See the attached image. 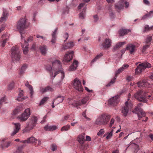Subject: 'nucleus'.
<instances>
[{
	"label": "nucleus",
	"mask_w": 153,
	"mask_h": 153,
	"mask_svg": "<svg viewBox=\"0 0 153 153\" xmlns=\"http://www.w3.org/2000/svg\"><path fill=\"white\" fill-rule=\"evenodd\" d=\"M52 67L50 65H48L46 67V70L50 73L51 77L54 78L56 76L61 72L62 76L61 78L63 79L64 78V72L62 71V66L60 64V62L56 60L52 63Z\"/></svg>",
	"instance_id": "nucleus-1"
},
{
	"label": "nucleus",
	"mask_w": 153,
	"mask_h": 153,
	"mask_svg": "<svg viewBox=\"0 0 153 153\" xmlns=\"http://www.w3.org/2000/svg\"><path fill=\"white\" fill-rule=\"evenodd\" d=\"M111 118L110 115L105 113L97 116L96 119V124L100 125H105L108 122Z\"/></svg>",
	"instance_id": "nucleus-2"
},
{
	"label": "nucleus",
	"mask_w": 153,
	"mask_h": 153,
	"mask_svg": "<svg viewBox=\"0 0 153 153\" xmlns=\"http://www.w3.org/2000/svg\"><path fill=\"white\" fill-rule=\"evenodd\" d=\"M38 118L35 116H31L27 123V126L25 131H28L33 129L37 124Z\"/></svg>",
	"instance_id": "nucleus-3"
},
{
	"label": "nucleus",
	"mask_w": 153,
	"mask_h": 153,
	"mask_svg": "<svg viewBox=\"0 0 153 153\" xmlns=\"http://www.w3.org/2000/svg\"><path fill=\"white\" fill-rule=\"evenodd\" d=\"M29 25V24L25 18L21 19L18 22L17 27V29L20 30L22 38L24 37L23 34L22 33V30L26 28Z\"/></svg>",
	"instance_id": "nucleus-4"
},
{
	"label": "nucleus",
	"mask_w": 153,
	"mask_h": 153,
	"mask_svg": "<svg viewBox=\"0 0 153 153\" xmlns=\"http://www.w3.org/2000/svg\"><path fill=\"white\" fill-rule=\"evenodd\" d=\"M11 56L13 61H19L20 59V50L18 46H16L12 47Z\"/></svg>",
	"instance_id": "nucleus-5"
},
{
	"label": "nucleus",
	"mask_w": 153,
	"mask_h": 153,
	"mask_svg": "<svg viewBox=\"0 0 153 153\" xmlns=\"http://www.w3.org/2000/svg\"><path fill=\"white\" fill-rule=\"evenodd\" d=\"M151 67V65L147 62L140 64L135 69V73L137 74H140L146 68H149Z\"/></svg>",
	"instance_id": "nucleus-6"
},
{
	"label": "nucleus",
	"mask_w": 153,
	"mask_h": 153,
	"mask_svg": "<svg viewBox=\"0 0 153 153\" xmlns=\"http://www.w3.org/2000/svg\"><path fill=\"white\" fill-rule=\"evenodd\" d=\"M134 97L138 101L142 102L144 103H147V100L146 99V96L144 94L143 92L141 90L138 91L137 93L134 94Z\"/></svg>",
	"instance_id": "nucleus-7"
},
{
	"label": "nucleus",
	"mask_w": 153,
	"mask_h": 153,
	"mask_svg": "<svg viewBox=\"0 0 153 153\" xmlns=\"http://www.w3.org/2000/svg\"><path fill=\"white\" fill-rule=\"evenodd\" d=\"M139 45V44L137 42L134 43H130L127 45L126 48V50L128 51L131 54L134 53L137 50V48Z\"/></svg>",
	"instance_id": "nucleus-8"
},
{
	"label": "nucleus",
	"mask_w": 153,
	"mask_h": 153,
	"mask_svg": "<svg viewBox=\"0 0 153 153\" xmlns=\"http://www.w3.org/2000/svg\"><path fill=\"white\" fill-rule=\"evenodd\" d=\"M30 115L29 108L26 109L23 113L18 116V118L21 122L26 121Z\"/></svg>",
	"instance_id": "nucleus-9"
},
{
	"label": "nucleus",
	"mask_w": 153,
	"mask_h": 153,
	"mask_svg": "<svg viewBox=\"0 0 153 153\" xmlns=\"http://www.w3.org/2000/svg\"><path fill=\"white\" fill-rule=\"evenodd\" d=\"M132 108V104L131 102L126 101L125 102V106L123 107L122 110V112L123 115L126 116L129 110H131Z\"/></svg>",
	"instance_id": "nucleus-10"
},
{
	"label": "nucleus",
	"mask_w": 153,
	"mask_h": 153,
	"mask_svg": "<svg viewBox=\"0 0 153 153\" xmlns=\"http://www.w3.org/2000/svg\"><path fill=\"white\" fill-rule=\"evenodd\" d=\"M74 86L76 90L80 92L83 91V88L81 85V81L79 79L76 78L74 79L73 82Z\"/></svg>",
	"instance_id": "nucleus-11"
},
{
	"label": "nucleus",
	"mask_w": 153,
	"mask_h": 153,
	"mask_svg": "<svg viewBox=\"0 0 153 153\" xmlns=\"http://www.w3.org/2000/svg\"><path fill=\"white\" fill-rule=\"evenodd\" d=\"M124 4L126 8L128 7L129 5L128 2L125 1V0H120L116 4L115 8L118 11L123 8Z\"/></svg>",
	"instance_id": "nucleus-12"
},
{
	"label": "nucleus",
	"mask_w": 153,
	"mask_h": 153,
	"mask_svg": "<svg viewBox=\"0 0 153 153\" xmlns=\"http://www.w3.org/2000/svg\"><path fill=\"white\" fill-rule=\"evenodd\" d=\"M85 133H82L79 135L77 137V140L80 145V148L82 149L84 148V142L85 141Z\"/></svg>",
	"instance_id": "nucleus-13"
},
{
	"label": "nucleus",
	"mask_w": 153,
	"mask_h": 153,
	"mask_svg": "<svg viewBox=\"0 0 153 153\" xmlns=\"http://www.w3.org/2000/svg\"><path fill=\"white\" fill-rule=\"evenodd\" d=\"M74 54V52L72 51L67 52L64 56L63 61L66 62H70L72 59Z\"/></svg>",
	"instance_id": "nucleus-14"
},
{
	"label": "nucleus",
	"mask_w": 153,
	"mask_h": 153,
	"mask_svg": "<svg viewBox=\"0 0 153 153\" xmlns=\"http://www.w3.org/2000/svg\"><path fill=\"white\" fill-rule=\"evenodd\" d=\"M119 101V96L117 95L110 98L108 100V103L111 105L114 106L117 105Z\"/></svg>",
	"instance_id": "nucleus-15"
},
{
	"label": "nucleus",
	"mask_w": 153,
	"mask_h": 153,
	"mask_svg": "<svg viewBox=\"0 0 153 153\" xmlns=\"http://www.w3.org/2000/svg\"><path fill=\"white\" fill-rule=\"evenodd\" d=\"M123 68H120V69L116 71L115 72V77L111 79V81L108 83L107 85V86H110L111 85L113 84L115 82V80L116 79L117 75L120 73L121 72L123 71Z\"/></svg>",
	"instance_id": "nucleus-16"
},
{
	"label": "nucleus",
	"mask_w": 153,
	"mask_h": 153,
	"mask_svg": "<svg viewBox=\"0 0 153 153\" xmlns=\"http://www.w3.org/2000/svg\"><path fill=\"white\" fill-rule=\"evenodd\" d=\"M112 41L111 39L108 38L105 39L102 44L103 47L105 48L110 47L111 46Z\"/></svg>",
	"instance_id": "nucleus-17"
},
{
	"label": "nucleus",
	"mask_w": 153,
	"mask_h": 153,
	"mask_svg": "<svg viewBox=\"0 0 153 153\" xmlns=\"http://www.w3.org/2000/svg\"><path fill=\"white\" fill-rule=\"evenodd\" d=\"M74 46V43L72 42H68L66 43L63 46L62 49L61 51H63L66 50L70 49L72 48Z\"/></svg>",
	"instance_id": "nucleus-18"
},
{
	"label": "nucleus",
	"mask_w": 153,
	"mask_h": 153,
	"mask_svg": "<svg viewBox=\"0 0 153 153\" xmlns=\"http://www.w3.org/2000/svg\"><path fill=\"white\" fill-rule=\"evenodd\" d=\"M37 141V139L33 137H31L28 139L27 140H22L21 141V143H36Z\"/></svg>",
	"instance_id": "nucleus-19"
},
{
	"label": "nucleus",
	"mask_w": 153,
	"mask_h": 153,
	"mask_svg": "<svg viewBox=\"0 0 153 153\" xmlns=\"http://www.w3.org/2000/svg\"><path fill=\"white\" fill-rule=\"evenodd\" d=\"M68 101L69 104L72 105L74 107H76L80 106V102L77 101L70 98L68 99Z\"/></svg>",
	"instance_id": "nucleus-20"
},
{
	"label": "nucleus",
	"mask_w": 153,
	"mask_h": 153,
	"mask_svg": "<svg viewBox=\"0 0 153 153\" xmlns=\"http://www.w3.org/2000/svg\"><path fill=\"white\" fill-rule=\"evenodd\" d=\"M137 84L138 86L141 88L143 87H148L149 83L147 82V80L144 79L137 82Z\"/></svg>",
	"instance_id": "nucleus-21"
},
{
	"label": "nucleus",
	"mask_w": 153,
	"mask_h": 153,
	"mask_svg": "<svg viewBox=\"0 0 153 153\" xmlns=\"http://www.w3.org/2000/svg\"><path fill=\"white\" fill-rule=\"evenodd\" d=\"M6 140V139H4L2 140V142L1 145V147L3 149L7 148L12 144V143L10 141H5Z\"/></svg>",
	"instance_id": "nucleus-22"
},
{
	"label": "nucleus",
	"mask_w": 153,
	"mask_h": 153,
	"mask_svg": "<svg viewBox=\"0 0 153 153\" xmlns=\"http://www.w3.org/2000/svg\"><path fill=\"white\" fill-rule=\"evenodd\" d=\"M14 125V129L11 134V136H13L17 133L20 129V124L19 123H15Z\"/></svg>",
	"instance_id": "nucleus-23"
},
{
	"label": "nucleus",
	"mask_w": 153,
	"mask_h": 153,
	"mask_svg": "<svg viewBox=\"0 0 153 153\" xmlns=\"http://www.w3.org/2000/svg\"><path fill=\"white\" fill-rule=\"evenodd\" d=\"M8 16V13L7 11L4 9L1 17L0 19V22L1 23H4L6 20V19Z\"/></svg>",
	"instance_id": "nucleus-24"
},
{
	"label": "nucleus",
	"mask_w": 153,
	"mask_h": 153,
	"mask_svg": "<svg viewBox=\"0 0 153 153\" xmlns=\"http://www.w3.org/2000/svg\"><path fill=\"white\" fill-rule=\"evenodd\" d=\"M64 97L63 96H58L55 100H53V104L55 102L56 105H57L62 102L63 100Z\"/></svg>",
	"instance_id": "nucleus-25"
},
{
	"label": "nucleus",
	"mask_w": 153,
	"mask_h": 153,
	"mask_svg": "<svg viewBox=\"0 0 153 153\" xmlns=\"http://www.w3.org/2000/svg\"><path fill=\"white\" fill-rule=\"evenodd\" d=\"M53 91V88L49 86H47L45 88L41 87L40 88V91L42 93H44L47 91L52 92Z\"/></svg>",
	"instance_id": "nucleus-26"
},
{
	"label": "nucleus",
	"mask_w": 153,
	"mask_h": 153,
	"mask_svg": "<svg viewBox=\"0 0 153 153\" xmlns=\"http://www.w3.org/2000/svg\"><path fill=\"white\" fill-rule=\"evenodd\" d=\"M24 42L25 43L24 45H23V44L22 43V47L23 49H23L24 53L25 54H26L27 53L28 44L25 39H24Z\"/></svg>",
	"instance_id": "nucleus-27"
},
{
	"label": "nucleus",
	"mask_w": 153,
	"mask_h": 153,
	"mask_svg": "<svg viewBox=\"0 0 153 153\" xmlns=\"http://www.w3.org/2000/svg\"><path fill=\"white\" fill-rule=\"evenodd\" d=\"M78 62L76 60H74L73 62L71 64L69 68V70L70 71H74L75 70L78 64Z\"/></svg>",
	"instance_id": "nucleus-28"
},
{
	"label": "nucleus",
	"mask_w": 153,
	"mask_h": 153,
	"mask_svg": "<svg viewBox=\"0 0 153 153\" xmlns=\"http://www.w3.org/2000/svg\"><path fill=\"white\" fill-rule=\"evenodd\" d=\"M131 30L130 29H122L119 31V34L120 36H124L130 32Z\"/></svg>",
	"instance_id": "nucleus-29"
},
{
	"label": "nucleus",
	"mask_w": 153,
	"mask_h": 153,
	"mask_svg": "<svg viewBox=\"0 0 153 153\" xmlns=\"http://www.w3.org/2000/svg\"><path fill=\"white\" fill-rule=\"evenodd\" d=\"M44 129L46 131H52L57 129V128L56 126H47L44 127Z\"/></svg>",
	"instance_id": "nucleus-30"
},
{
	"label": "nucleus",
	"mask_w": 153,
	"mask_h": 153,
	"mask_svg": "<svg viewBox=\"0 0 153 153\" xmlns=\"http://www.w3.org/2000/svg\"><path fill=\"white\" fill-rule=\"evenodd\" d=\"M57 30L58 28H56L52 34V38L51 42L53 43H55L56 39V33L57 32Z\"/></svg>",
	"instance_id": "nucleus-31"
},
{
	"label": "nucleus",
	"mask_w": 153,
	"mask_h": 153,
	"mask_svg": "<svg viewBox=\"0 0 153 153\" xmlns=\"http://www.w3.org/2000/svg\"><path fill=\"white\" fill-rule=\"evenodd\" d=\"M126 42H121L117 43L114 47V50H115L119 49L120 47H121Z\"/></svg>",
	"instance_id": "nucleus-32"
},
{
	"label": "nucleus",
	"mask_w": 153,
	"mask_h": 153,
	"mask_svg": "<svg viewBox=\"0 0 153 153\" xmlns=\"http://www.w3.org/2000/svg\"><path fill=\"white\" fill-rule=\"evenodd\" d=\"M23 108L21 106H19L17 107L13 111V114L14 115H16L20 111L23 110Z\"/></svg>",
	"instance_id": "nucleus-33"
},
{
	"label": "nucleus",
	"mask_w": 153,
	"mask_h": 153,
	"mask_svg": "<svg viewBox=\"0 0 153 153\" xmlns=\"http://www.w3.org/2000/svg\"><path fill=\"white\" fill-rule=\"evenodd\" d=\"M40 50L41 53L42 55H45L47 52V46L45 45H43L40 46Z\"/></svg>",
	"instance_id": "nucleus-34"
},
{
	"label": "nucleus",
	"mask_w": 153,
	"mask_h": 153,
	"mask_svg": "<svg viewBox=\"0 0 153 153\" xmlns=\"http://www.w3.org/2000/svg\"><path fill=\"white\" fill-rule=\"evenodd\" d=\"M113 132L114 130L112 129L109 132L105 133L104 136H105L106 135H107L106 137V139L107 140L109 139L112 137Z\"/></svg>",
	"instance_id": "nucleus-35"
},
{
	"label": "nucleus",
	"mask_w": 153,
	"mask_h": 153,
	"mask_svg": "<svg viewBox=\"0 0 153 153\" xmlns=\"http://www.w3.org/2000/svg\"><path fill=\"white\" fill-rule=\"evenodd\" d=\"M25 85L26 87H27L29 89L30 91V94H31V96H32L33 93V88L32 86L31 85L29 84V83L28 81H27L25 83Z\"/></svg>",
	"instance_id": "nucleus-36"
},
{
	"label": "nucleus",
	"mask_w": 153,
	"mask_h": 153,
	"mask_svg": "<svg viewBox=\"0 0 153 153\" xmlns=\"http://www.w3.org/2000/svg\"><path fill=\"white\" fill-rule=\"evenodd\" d=\"M16 100L19 101H22L24 100L22 91L19 93L18 96Z\"/></svg>",
	"instance_id": "nucleus-37"
},
{
	"label": "nucleus",
	"mask_w": 153,
	"mask_h": 153,
	"mask_svg": "<svg viewBox=\"0 0 153 153\" xmlns=\"http://www.w3.org/2000/svg\"><path fill=\"white\" fill-rule=\"evenodd\" d=\"M137 114L139 119L145 116V114L142 110H140Z\"/></svg>",
	"instance_id": "nucleus-38"
},
{
	"label": "nucleus",
	"mask_w": 153,
	"mask_h": 153,
	"mask_svg": "<svg viewBox=\"0 0 153 153\" xmlns=\"http://www.w3.org/2000/svg\"><path fill=\"white\" fill-rule=\"evenodd\" d=\"M85 10L86 9L85 8L83 9V11L79 13V18L80 19H84L85 16Z\"/></svg>",
	"instance_id": "nucleus-39"
},
{
	"label": "nucleus",
	"mask_w": 153,
	"mask_h": 153,
	"mask_svg": "<svg viewBox=\"0 0 153 153\" xmlns=\"http://www.w3.org/2000/svg\"><path fill=\"white\" fill-rule=\"evenodd\" d=\"M4 35L3 36L1 37V38L2 39V40L3 41L1 42V45L2 47H4L5 45V44L7 41L8 40V38H5V39H3L4 37Z\"/></svg>",
	"instance_id": "nucleus-40"
},
{
	"label": "nucleus",
	"mask_w": 153,
	"mask_h": 153,
	"mask_svg": "<svg viewBox=\"0 0 153 153\" xmlns=\"http://www.w3.org/2000/svg\"><path fill=\"white\" fill-rule=\"evenodd\" d=\"M88 100V97H85L82 99L81 101L79 100L78 102H80V106L82 104H84L86 103Z\"/></svg>",
	"instance_id": "nucleus-41"
},
{
	"label": "nucleus",
	"mask_w": 153,
	"mask_h": 153,
	"mask_svg": "<svg viewBox=\"0 0 153 153\" xmlns=\"http://www.w3.org/2000/svg\"><path fill=\"white\" fill-rule=\"evenodd\" d=\"M23 147V145L19 146L16 151L14 153H24V152L22 151Z\"/></svg>",
	"instance_id": "nucleus-42"
},
{
	"label": "nucleus",
	"mask_w": 153,
	"mask_h": 153,
	"mask_svg": "<svg viewBox=\"0 0 153 153\" xmlns=\"http://www.w3.org/2000/svg\"><path fill=\"white\" fill-rule=\"evenodd\" d=\"M27 67V65L26 64H25L23 65H22L20 71V74H23L24 71L26 70Z\"/></svg>",
	"instance_id": "nucleus-43"
},
{
	"label": "nucleus",
	"mask_w": 153,
	"mask_h": 153,
	"mask_svg": "<svg viewBox=\"0 0 153 153\" xmlns=\"http://www.w3.org/2000/svg\"><path fill=\"white\" fill-rule=\"evenodd\" d=\"M70 127V126L69 125H67L66 126H63L61 128V131H67L68 130Z\"/></svg>",
	"instance_id": "nucleus-44"
},
{
	"label": "nucleus",
	"mask_w": 153,
	"mask_h": 153,
	"mask_svg": "<svg viewBox=\"0 0 153 153\" xmlns=\"http://www.w3.org/2000/svg\"><path fill=\"white\" fill-rule=\"evenodd\" d=\"M49 99V97H45L43 98L41 101L40 103V105L43 104Z\"/></svg>",
	"instance_id": "nucleus-45"
},
{
	"label": "nucleus",
	"mask_w": 153,
	"mask_h": 153,
	"mask_svg": "<svg viewBox=\"0 0 153 153\" xmlns=\"http://www.w3.org/2000/svg\"><path fill=\"white\" fill-rule=\"evenodd\" d=\"M152 40V36H148L146 39V43H149Z\"/></svg>",
	"instance_id": "nucleus-46"
},
{
	"label": "nucleus",
	"mask_w": 153,
	"mask_h": 153,
	"mask_svg": "<svg viewBox=\"0 0 153 153\" xmlns=\"http://www.w3.org/2000/svg\"><path fill=\"white\" fill-rule=\"evenodd\" d=\"M69 9L68 7H66L63 9L62 13L63 14H68V13Z\"/></svg>",
	"instance_id": "nucleus-47"
},
{
	"label": "nucleus",
	"mask_w": 153,
	"mask_h": 153,
	"mask_svg": "<svg viewBox=\"0 0 153 153\" xmlns=\"http://www.w3.org/2000/svg\"><path fill=\"white\" fill-rule=\"evenodd\" d=\"M14 86V83L12 82L10 83L8 85V90H11L13 88Z\"/></svg>",
	"instance_id": "nucleus-48"
},
{
	"label": "nucleus",
	"mask_w": 153,
	"mask_h": 153,
	"mask_svg": "<svg viewBox=\"0 0 153 153\" xmlns=\"http://www.w3.org/2000/svg\"><path fill=\"white\" fill-rule=\"evenodd\" d=\"M57 148V146L54 144L51 145V149L53 151L56 150Z\"/></svg>",
	"instance_id": "nucleus-49"
},
{
	"label": "nucleus",
	"mask_w": 153,
	"mask_h": 153,
	"mask_svg": "<svg viewBox=\"0 0 153 153\" xmlns=\"http://www.w3.org/2000/svg\"><path fill=\"white\" fill-rule=\"evenodd\" d=\"M147 14V15L148 18H151L153 16V10L150 11V12Z\"/></svg>",
	"instance_id": "nucleus-50"
},
{
	"label": "nucleus",
	"mask_w": 153,
	"mask_h": 153,
	"mask_svg": "<svg viewBox=\"0 0 153 153\" xmlns=\"http://www.w3.org/2000/svg\"><path fill=\"white\" fill-rule=\"evenodd\" d=\"M104 132V131L103 129H101L97 133V135L98 136H101L102 134Z\"/></svg>",
	"instance_id": "nucleus-51"
},
{
	"label": "nucleus",
	"mask_w": 153,
	"mask_h": 153,
	"mask_svg": "<svg viewBox=\"0 0 153 153\" xmlns=\"http://www.w3.org/2000/svg\"><path fill=\"white\" fill-rule=\"evenodd\" d=\"M153 27H149V26L148 25H146L145 27L144 30L145 31H148L149 30H150L152 29Z\"/></svg>",
	"instance_id": "nucleus-52"
},
{
	"label": "nucleus",
	"mask_w": 153,
	"mask_h": 153,
	"mask_svg": "<svg viewBox=\"0 0 153 153\" xmlns=\"http://www.w3.org/2000/svg\"><path fill=\"white\" fill-rule=\"evenodd\" d=\"M149 47V45H146L145 46H144L143 47V49L142 50V52L143 53H144V52L146 50V49H147Z\"/></svg>",
	"instance_id": "nucleus-53"
},
{
	"label": "nucleus",
	"mask_w": 153,
	"mask_h": 153,
	"mask_svg": "<svg viewBox=\"0 0 153 153\" xmlns=\"http://www.w3.org/2000/svg\"><path fill=\"white\" fill-rule=\"evenodd\" d=\"M129 67V65L128 64H124L121 68H123V70L126 69Z\"/></svg>",
	"instance_id": "nucleus-54"
},
{
	"label": "nucleus",
	"mask_w": 153,
	"mask_h": 153,
	"mask_svg": "<svg viewBox=\"0 0 153 153\" xmlns=\"http://www.w3.org/2000/svg\"><path fill=\"white\" fill-rule=\"evenodd\" d=\"M115 121L114 119L112 118L111 119L110 122V126L111 127L112 125L114 124Z\"/></svg>",
	"instance_id": "nucleus-55"
},
{
	"label": "nucleus",
	"mask_w": 153,
	"mask_h": 153,
	"mask_svg": "<svg viewBox=\"0 0 153 153\" xmlns=\"http://www.w3.org/2000/svg\"><path fill=\"white\" fill-rule=\"evenodd\" d=\"M133 77L130 76H128L126 78V79L129 81L132 80L133 79Z\"/></svg>",
	"instance_id": "nucleus-56"
},
{
	"label": "nucleus",
	"mask_w": 153,
	"mask_h": 153,
	"mask_svg": "<svg viewBox=\"0 0 153 153\" xmlns=\"http://www.w3.org/2000/svg\"><path fill=\"white\" fill-rule=\"evenodd\" d=\"M85 5V4L83 3H81L79 4V6L78 7V8L79 10L81 8L83 7Z\"/></svg>",
	"instance_id": "nucleus-57"
},
{
	"label": "nucleus",
	"mask_w": 153,
	"mask_h": 153,
	"mask_svg": "<svg viewBox=\"0 0 153 153\" xmlns=\"http://www.w3.org/2000/svg\"><path fill=\"white\" fill-rule=\"evenodd\" d=\"M86 110H85V111H84L82 114V116L84 117H85L86 119H87V120H88L89 119L88 118V117H87L86 116Z\"/></svg>",
	"instance_id": "nucleus-58"
},
{
	"label": "nucleus",
	"mask_w": 153,
	"mask_h": 153,
	"mask_svg": "<svg viewBox=\"0 0 153 153\" xmlns=\"http://www.w3.org/2000/svg\"><path fill=\"white\" fill-rule=\"evenodd\" d=\"M47 118L46 115L43 118V120H42L41 123L42 124L43 123L46 122V119Z\"/></svg>",
	"instance_id": "nucleus-59"
},
{
	"label": "nucleus",
	"mask_w": 153,
	"mask_h": 153,
	"mask_svg": "<svg viewBox=\"0 0 153 153\" xmlns=\"http://www.w3.org/2000/svg\"><path fill=\"white\" fill-rule=\"evenodd\" d=\"M144 3L146 5H149L150 2L148 0H143Z\"/></svg>",
	"instance_id": "nucleus-60"
},
{
	"label": "nucleus",
	"mask_w": 153,
	"mask_h": 153,
	"mask_svg": "<svg viewBox=\"0 0 153 153\" xmlns=\"http://www.w3.org/2000/svg\"><path fill=\"white\" fill-rule=\"evenodd\" d=\"M36 37L37 38H41L43 39H45V37H43L42 36H40L39 35H37L36 36Z\"/></svg>",
	"instance_id": "nucleus-61"
},
{
	"label": "nucleus",
	"mask_w": 153,
	"mask_h": 153,
	"mask_svg": "<svg viewBox=\"0 0 153 153\" xmlns=\"http://www.w3.org/2000/svg\"><path fill=\"white\" fill-rule=\"evenodd\" d=\"M91 140V138L90 137L88 136H86V137L85 141H90Z\"/></svg>",
	"instance_id": "nucleus-62"
},
{
	"label": "nucleus",
	"mask_w": 153,
	"mask_h": 153,
	"mask_svg": "<svg viewBox=\"0 0 153 153\" xmlns=\"http://www.w3.org/2000/svg\"><path fill=\"white\" fill-rule=\"evenodd\" d=\"M102 56V53H100L99 54L97 55V56H96V59L99 58Z\"/></svg>",
	"instance_id": "nucleus-63"
},
{
	"label": "nucleus",
	"mask_w": 153,
	"mask_h": 153,
	"mask_svg": "<svg viewBox=\"0 0 153 153\" xmlns=\"http://www.w3.org/2000/svg\"><path fill=\"white\" fill-rule=\"evenodd\" d=\"M65 37L66 38V39L64 40V42H65L68 39V34L67 33H66L65 35Z\"/></svg>",
	"instance_id": "nucleus-64"
}]
</instances>
